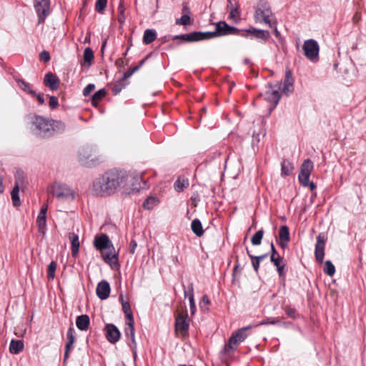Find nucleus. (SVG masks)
Masks as SVG:
<instances>
[{
  "label": "nucleus",
  "instance_id": "f257e3e1",
  "mask_svg": "<svg viewBox=\"0 0 366 366\" xmlns=\"http://www.w3.org/2000/svg\"><path fill=\"white\" fill-rule=\"evenodd\" d=\"M139 177H133L123 170L111 169L104 172L102 176L95 179L92 184L91 191L94 195L100 197L110 196L117 192L120 188L127 186L132 182V189L139 191L143 187L136 186Z\"/></svg>",
  "mask_w": 366,
  "mask_h": 366
},
{
  "label": "nucleus",
  "instance_id": "f03ea898",
  "mask_svg": "<svg viewBox=\"0 0 366 366\" xmlns=\"http://www.w3.org/2000/svg\"><path fill=\"white\" fill-rule=\"evenodd\" d=\"M50 193L62 202H70L74 200L76 192L66 183L55 182L49 188Z\"/></svg>",
  "mask_w": 366,
  "mask_h": 366
},
{
  "label": "nucleus",
  "instance_id": "7ed1b4c3",
  "mask_svg": "<svg viewBox=\"0 0 366 366\" xmlns=\"http://www.w3.org/2000/svg\"><path fill=\"white\" fill-rule=\"evenodd\" d=\"M50 122L49 119L42 116L35 115L32 118L31 130L32 133L38 137L49 138Z\"/></svg>",
  "mask_w": 366,
  "mask_h": 366
},
{
  "label": "nucleus",
  "instance_id": "20e7f679",
  "mask_svg": "<svg viewBox=\"0 0 366 366\" xmlns=\"http://www.w3.org/2000/svg\"><path fill=\"white\" fill-rule=\"evenodd\" d=\"M254 326L249 325L237 330L232 333L231 337L229 338L227 343H226L222 350L224 354H229L230 352L233 351L235 347L234 346L238 345L242 342L248 336L247 331L252 328Z\"/></svg>",
  "mask_w": 366,
  "mask_h": 366
},
{
  "label": "nucleus",
  "instance_id": "39448f33",
  "mask_svg": "<svg viewBox=\"0 0 366 366\" xmlns=\"http://www.w3.org/2000/svg\"><path fill=\"white\" fill-rule=\"evenodd\" d=\"M280 89L281 83L280 82L274 84L268 83L266 86V90L263 95L264 99L271 103V106L269 108V113L276 108L281 99Z\"/></svg>",
  "mask_w": 366,
  "mask_h": 366
},
{
  "label": "nucleus",
  "instance_id": "423d86ee",
  "mask_svg": "<svg viewBox=\"0 0 366 366\" xmlns=\"http://www.w3.org/2000/svg\"><path fill=\"white\" fill-rule=\"evenodd\" d=\"M314 164L312 160L307 159L304 160L300 167V172L298 175V179L300 184L303 187H309L311 191L316 188V184L313 182H309L311 172L313 169Z\"/></svg>",
  "mask_w": 366,
  "mask_h": 366
},
{
  "label": "nucleus",
  "instance_id": "0eeeda50",
  "mask_svg": "<svg viewBox=\"0 0 366 366\" xmlns=\"http://www.w3.org/2000/svg\"><path fill=\"white\" fill-rule=\"evenodd\" d=\"M97 149L92 145H85L79 150V161L81 165L87 167L96 164Z\"/></svg>",
  "mask_w": 366,
  "mask_h": 366
},
{
  "label": "nucleus",
  "instance_id": "6e6552de",
  "mask_svg": "<svg viewBox=\"0 0 366 366\" xmlns=\"http://www.w3.org/2000/svg\"><path fill=\"white\" fill-rule=\"evenodd\" d=\"M272 16V10L267 3L257 6L255 9V21L259 23L264 22L267 24H269L270 27H272L274 24V23L270 19V16Z\"/></svg>",
  "mask_w": 366,
  "mask_h": 366
},
{
  "label": "nucleus",
  "instance_id": "1a4fd4ad",
  "mask_svg": "<svg viewBox=\"0 0 366 366\" xmlns=\"http://www.w3.org/2000/svg\"><path fill=\"white\" fill-rule=\"evenodd\" d=\"M302 49L305 56L312 61H316L318 59L320 46L317 41L310 39L305 41Z\"/></svg>",
  "mask_w": 366,
  "mask_h": 366
},
{
  "label": "nucleus",
  "instance_id": "9d476101",
  "mask_svg": "<svg viewBox=\"0 0 366 366\" xmlns=\"http://www.w3.org/2000/svg\"><path fill=\"white\" fill-rule=\"evenodd\" d=\"M34 7L38 16V24H44L51 13L50 1H35Z\"/></svg>",
  "mask_w": 366,
  "mask_h": 366
},
{
  "label": "nucleus",
  "instance_id": "9b49d317",
  "mask_svg": "<svg viewBox=\"0 0 366 366\" xmlns=\"http://www.w3.org/2000/svg\"><path fill=\"white\" fill-rule=\"evenodd\" d=\"M240 36L244 38H248L251 36L252 38L254 37L257 39H261L265 43L270 37V33L267 30L251 27L242 31Z\"/></svg>",
  "mask_w": 366,
  "mask_h": 366
},
{
  "label": "nucleus",
  "instance_id": "f8f14e48",
  "mask_svg": "<svg viewBox=\"0 0 366 366\" xmlns=\"http://www.w3.org/2000/svg\"><path fill=\"white\" fill-rule=\"evenodd\" d=\"M215 29L218 36L227 35H239L242 32L238 28L230 26L224 21L215 24Z\"/></svg>",
  "mask_w": 366,
  "mask_h": 366
},
{
  "label": "nucleus",
  "instance_id": "ddd939ff",
  "mask_svg": "<svg viewBox=\"0 0 366 366\" xmlns=\"http://www.w3.org/2000/svg\"><path fill=\"white\" fill-rule=\"evenodd\" d=\"M94 247L96 249L100 251L102 253L104 249H112L114 250V245L109 237L106 234H101L99 235H96L94 239Z\"/></svg>",
  "mask_w": 366,
  "mask_h": 366
},
{
  "label": "nucleus",
  "instance_id": "4468645a",
  "mask_svg": "<svg viewBox=\"0 0 366 366\" xmlns=\"http://www.w3.org/2000/svg\"><path fill=\"white\" fill-rule=\"evenodd\" d=\"M327 237L325 233H320L317 237L315 256L318 263H322L325 257V247Z\"/></svg>",
  "mask_w": 366,
  "mask_h": 366
},
{
  "label": "nucleus",
  "instance_id": "2eb2a0df",
  "mask_svg": "<svg viewBox=\"0 0 366 366\" xmlns=\"http://www.w3.org/2000/svg\"><path fill=\"white\" fill-rule=\"evenodd\" d=\"M174 326L175 330L177 331H179L182 335H186L188 333L189 323L187 310H185L183 313H178L175 318Z\"/></svg>",
  "mask_w": 366,
  "mask_h": 366
},
{
  "label": "nucleus",
  "instance_id": "dca6fc26",
  "mask_svg": "<svg viewBox=\"0 0 366 366\" xmlns=\"http://www.w3.org/2000/svg\"><path fill=\"white\" fill-rule=\"evenodd\" d=\"M106 338L112 344L117 342L121 337V332L117 327L114 324H107L105 325Z\"/></svg>",
  "mask_w": 366,
  "mask_h": 366
},
{
  "label": "nucleus",
  "instance_id": "f3484780",
  "mask_svg": "<svg viewBox=\"0 0 366 366\" xmlns=\"http://www.w3.org/2000/svg\"><path fill=\"white\" fill-rule=\"evenodd\" d=\"M48 209V205L44 204L37 216L36 224L38 226V230L40 233L44 234L46 229V212Z\"/></svg>",
  "mask_w": 366,
  "mask_h": 366
},
{
  "label": "nucleus",
  "instance_id": "a211bd4d",
  "mask_svg": "<svg viewBox=\"0 0 366 366\" xmlns=\"http://www.w3.org/2000/svg\"><path fill=\"white\" fill-rule=\"evenodd\" d=\"M111 287L109 283L107 280H102L97 286L96 293L97 297L104 300L109 297Z\"/></svg>",
  "mask_w": 366,
  "mask_h": 366
},
{
  "label": "nucleus",
  "instance_id": "6ab92c4d",
  "mask_svg": "<svg viewBox=\"0 0 366 366\" xmlns=\"http://www.w3.org/2000/svg\"><path fill=\"white\" fill-rule=\"evenodd\" d=\"M102 257L104 259V261L109 264L112 269H116L119 267V260H118V256L119 254L116 253L114 250L112 249H109V251L104 254L103 252Z\"/></svg>",
  "mask_w": 366,
  "mask_h": 366
},
{
  "label": "nucleus",
  "instance_id": "aec40b11",
  "mask_svg": "<svg viewBox=\"0 0 366 366\" xmlns=\"http://www.w3.org/2000/svg\"><path fill=\"white\" fill-rule=\"evenodd\" d=\"M279 242L278 244L282 249H285L290 240V230L287 225H282L279 229Z\"/></svg>",
  "mask_w": 366,
  "mask_h": 366
},
{
  "label": "nucleus",
  "instance_id": "412c9836",
  "mask_svg": "<svg viewBox=\"0 0 366 366\" xmlns=\"http://www.w3.org/2000/svg\"><path fill=\"white\" fill-rule=\"evenodd\" d=\"M44 84L51 91H56L59 86L60 80L55 74L49 72L44 76Z\"/></svg>",
  "mask_w": 366,
  "mask_h": 366
},
{
  "label": "nucleus",
  "instance_id": "4be33fe9",
  "mask_svg": "<svg viewBox=\"0 0 366 366\" xmlns=\"http://www.w3.org/2000/svg\"><path fill=\"white\" fill-rule=\"evenodd\" d=\"M51 127L49 128V137H51L57 134H61L65 131L66 125L60 120L50 119Z\"/></svg>",
  "mask_w": 366,
  "mask_h": 366
},
{
  "label": "nucleus",
  "instance_id": "5701e85b",
  "mask_svg": "<svg viewBox=\"0 0 366 366\" xmlns=\"http://www.w3.org/2000/svg\"><path fill=\"white\" fill-rule=\"evenodd\" d=\"M227 9L229 10V18L234 22H238L241 17V11L239 5L235 1L234 4L232 1H228Z\"/></svg>",
  "mask_w": 366,
  "mask_h": 366
},
{
  "label": "nucleus",
  "instance_id": "b1692460",
  "mask_svg": "<svg viewBox=\"0 0 366 366\" xmlns=\"http://www.w3.org/2000/svg\"><path fill=\"white\" fill-rule=\"evenodd\" d=\"M184 297H186L188 296L189 301V307H190V312L191 315H194L196 312V305H195V301H194V287L193 284L191 283L188 286V291H187L184 289Z\"/></svg>",
  "mask_w": 366,
  "mask_h": 366
},
{
  "label": "nucleus",
  "instance_id": "393cba45",
  "mask_svg": "<svg viewBox=\"0 0 366 366\" xmlns=\"http://www.w3.org/2000/svg\"><path fill=\"white\" fill-rule=\"evenodd\" d=\"M69 239H70L71 244V255L72 257H76L78 255L79 251V235L74 232H70L69 234Z\"/></svg>",
  "mask_w": 366,
  "mask_h": 366
},
{
  "label": "nucleus",
  "instance_id": "a878e982",
  "mask_svg": "<svg viewBox=\"0 0 366 366\" xmlns=\"http://www.w3.org/2000/svg\"><path fill=\"white\" fill-rule=\"evenodd\" d=\"M90 319L87 315H81L76 319V325L81 331H86L89 326Z\"/></svg>",
  "mask_w": 366,
  "mask_h": 366
},
{
  "label": "nucleus",
  "instance_id": "bb28decb",
  "mask_svg": "<svg viewBox=\"0 0 366 366\" xmlns=\"http://www.w3.org/2000/svg\"><path fill=\"white\" fill-rule=\"evenodd\" d=\"M24 342L20 340L12 339L9 345V352L11 354L17 355L24 350Z\"/></svg>",
  "mask_w": 366,
  "mask_h": 366
},
{
  "label": "nucleus",
  "instance_id": "cd10ccee",
  "mask_svg": "<svg viewBox=\"0 0 366 366\" xmlns=\"http://www.w3.org/2000/svg\"><path fill=\"white\" fill-rule=\"evenodd\" d=\"M15 81L17 83V85L19 87V89H21L23 92L30 94L31 96L32 94H36V91L32 89L31 85L29 83L24 81L23 79L16 78Z\"/></svg>",
  "mask_w": 366,
  "mask_h": 366
},
{
  "label": "nucleus",
  "instance_id": "c85d7f7f",
  "mask_svg": "<svg viewBox=\"0 0 366 366\" xmlns=\"http://www.w3.org/2000/svg\"><path fill=\"white\" fill-rule=\"evenodd\" d=\"M173 40L179 39L184 42H194L197 41V31H193L189 34L176 35L172 37Z\"/></svg>",
  "mask_w": 366,
  "mask_h": 366
},
{
  "label": "nucleus",
  "instance_id": "c756f323",
  "mask_svg": "<svg viewBox=\"0 0 366 366\" xmlns=\"http://www.w3.org/2000/svg\"><path fill=\"white\" fill-rule=\"evenodd\" d=\"M293 78L292 75V72L290 70H287L285 73V77L284 80V85L282 87V92H292V89H290V87H292L293 86Z\"/></svg>",
  "mask_w": 366,
  "mask_h": 366
},
{
  "label": "nucleus",
  "instance_id": "7c9ffc66",
  "mask_svg": "<svg viewBox=\"0 0 366 366\" xmlns=\"http://www.w3.org/2000/svg\"><path fill=\"white\" fill-rule=\"evenodd\" d=\"M157 38V32L154 29H147L144 31L143 35V43L144 44H149L153 42Z\"/></svg>",
  "mask_w": 366,
  "mask_h": 366
},
{
  "label": "nucleus",
  "instance_id": "2f4dec72",
  "mask_svg": "<svg viewBox=\"0 0 366 366\" xmlns=\"http://www.w3.org/2000/svg\"><path fill=\"white\" fill-rule=\"evenodd\" d=\"M191 229L197 237H202L204 234L202 223L199 219H194L191 223Z\"/></svg>",
  "mask_w": 366,
  "mask_h": 366
},
{
  "label": "nucleus",
  "instance_id": "473e14b6",
  "mask_svg": "<svg viewBox=\"0 0 366 366\" xmlns=\"http://www.w3.org/2000/svg\"><path fill=\"white\" fill-rule=\"evenodd\" d=\"M197 41L219 37L216 29L214 31H197Z\"/></svg>",
  "mask_w": 366,
  "mask_h": 366
},
{
  "label": "nucleus",
  "instance_id": "72a5a7b5",
  "mask_svg": "<svg viewBox=\"0 0 366 366\" xmlns=\"http://www.w3.org/2000/svg\"><path fill=\"white\" fill-rule=\"evenodd\" d=\"M294 169L292 163L287 160L284 159L281 164V173L282 175L289 176Z\"/></svg>",
  "mask_w": 366,
  "mask_h": 366
},
{
  "label": "nucleus",
  "instance_id": "f704fd0d",
  "mask_svg": "<svg viewBox=\"0 0 366 366\" xmlns=\"http://www.w3.org/2000/svg\"><path fill=\"white\" fill-rule=\"evenodd\" d=\"M107 92L104 89H99L92 97V104L97 107L99 102L106 96Z\"/></svg>",
  "mask_w": 366,
  "mask_h": 366
},
{
  "label": "nucleus",
  "instance_id": "c9c22d12",
  "mask_svg": "<svg viewBox=\"0 0 366 366\" xmlns=\"http://www.w3.org/2000/svg\"><path fill=\"white\" fill-rule=\"evenodd\" d=\"M19 189L18 185H14L12 191L11 192L12 204L14 207H19L21 204L20 197H19Z\"/></svg>",
  "mask_w": 366,
  "mask_h": 366
},
{
  "label": "nucleus",
  "instance_id": "e433bc0d",
  "mask_svg": "<svg viewBox=\"0 0 366 366\" xmlns=\"http://www.w3.org/2000/svg\"><path fill=\"white\" fill-rule=\"evenodd\" d=\"M158 203L159 200L157 198L150 196L143 202V207L146 209H152Z\"/></svg>",
  "mask_w": 366,
  "mask_h": 366
},
{
  "label": "nucleus",
  "instance_id": "4c0bfd02",
  "mask_svg": "<svg viewBox=\"0 0 366 366\" xmlns=\"http://www.w3.org/2000/svg\"><path fill=\"white\" fill-rule=\"evenodd\" d=\"M124 334L127 337H129L131 339V342L129 344L137 343L135 340V330L134 325H126L124 329Z\"/></svg>",
  "mask_w": 366,
  "mask_h": 366
},
{
  "label": "nucleus",
  "instance_id": "58836bf2",
  "mask_svg": "<svg viewBox=\"0 0 366 366\" xmlns=\"http://www.w3.org/2000/svg\"><path fill=\"white\" fill-rule=\"evenodd\" d=\"M74 335H75L74 329L72 327H70L68 329L67 332H66L67 342H66V344L65 346L67 347V349L71 348L72 345L74 343V342H75Z\"/></svg>",
  "mask_w": 366,
  "mask_h": 366
},
{
  "label": "nucleus",
  "instance_id": "ea45409f",
  "mask_svg": "<svg viewBox=\"0 0 366 366\" xmlns=\"http://www.w3.org/2000/svg\"><path fill=\"white\" fill-rule=\"evenodd\" d=\"M264 233V232L262 229L258 230L251 238L252 244L254 246L261 244Z\"/></svg>",
  "mask_w": 366,
  "mask_h": 366
},
{
  "label": "nucleus",
  "instance_id": "a19ab883",
  "mask_svg": "<svg viewBox=\"0 0 366 366\" xmlns=\"http://www.w3.org/2000/svg\"><path fill=\"white\" fill-rule=\"evenodd\" d=\"M124 11L125 6L124 5V1H119V4L118 6V22L121 26H122V25L124 24L126 19Z\"/></svg>",
  "mask_w": 366,
  "mask_h": 366
},
{
  "label": "nucleus",
  "instance_id": "79ce46f5",
  "mask_svg": "<svg viewBox=\"0 0 366 366\" xmlns=\"http://www.w3.org/2000/svg\"><path fill=\"white\" fill-rule=\"evenodd\" d=\"M94 51L90 47H86L84 51L83 59L84 62L88 63L89 66L92 64L94 59Z\"/></svg>",
  "mask_w": 366,
  "mask_h": 366
},
{
  "label": "nucleus",
  "instance_id": "37998d69",
  "mask_svg": "<svg viewBox=\"0 0 366 366\" xmlns=\"http://www.w3.org/2000/svg\"><path fill=\"white\" fill-rule=\"evenodd\" d=\"M324 272L327 275L332 277L335 272V267L330 260H327L325 262Z\"/></svg>",
  "mask_w": 366,
  "mask_h": 366
},
{
  "label": "nucleus",
  "instance_id": "c03bdc74",
  "mask_svg": "<svg viewBox=\"0 0 366 366\" xmlns=\"http://www.w3.org/2000/svg\"><path fill=\"white\" fill-rule=\"evenodd\" d=\"M126 85L127 84L125 83V81H122L120 78L119 80L112 86V92L114 95H117L122 92Z\"/></svg>",
  "mask_w": 366,
  "mask_h": 366
},
{
  "label": "nucleus",
  "instance_id": "a18cd8bd",
  "mask_svg": "<svg viewBox=\"0 0 366 366\" xmlns=\"http://www.w3.org/2000/svg\"><path fill=\"white\" fill-rule=\"evenodd\" d=\"M279 323H280V320L279 317H267L262 320L259 323L255 325L254 326L277 325Z\"/></svg>",
  "mask_w": 366,
  "mask_h": 366
},
{
  "label": "nucleus",
  "instance_id": "49530a36",
  "mask_svg": "<svg viewBox=\"0 0 366 366\" xmlns=\"http://www.w3.org/2000/svg\"><path fill=\"white\" fill-rule=\"evenodd\" d=\"M192 23V20L189 15L182 14L180 19H176V24L177 25L187 26L190 25Z\"/></svg>",
  "mask_w": 366,
  "mask_h": 366
},
{
  "label": "nucleus",
  "instance_id": "de8ad7c7",
  "mask_svg": "<svg viewBox=\"0 0 366 366\" xmlns=\"http://www.w3.org/2000/svg\"><path fill=\"white\" fill-rule=\"evenodd\" d=\"M189 185L188 181H181L178 179L174 184V189L177 192H180L183 191L184 188H186Z\"/></svg>",
  "mask_w": 366,
  "mask_h": 366
},
{
  "label": "nucleus",
  "instance_id": "09e8293b",
  "mask_svg": "<svg viewBox=\"0 0 366 366\" xmlns=\"http://www.w3.org/2000/svg\"><path fill=\"white\" fill-rule=\"evenodd\" d=\"M56 269V262L55 261H51L48 266V278L50 280H53L55 277V271Z\"/></svg>",
  "mask_w": 366,
  "mask_h": 366
},
{
  "label": "nucleus",
  "instance_id": "8fccbe9b",
  "mask_svg": "<svg viewBox=\"0 0 366 366\" xmlns=\"http://www.w3.org/2000/svg\"><path fill=\"white\" fill-rule=\"evenodd\" d=\"M119 300L122 302V310H123L124 314L132 312L131 306H130L129 302L128 301H125L124 300V297H123L122 294H121L119 295Z\"/></svg>",
  "mask_w": 366,
  "mask_h": 366
},
{
  "label": "nucleus",
  "instance_id": "3c124183",
  "mask_svg": "<svg viewBox=\"0 0 366 366\" xmlns=\"http://www.w3.org/2000/svg\"><path fill=\"white\" fill-rule=\"evenodd\" d=\"M285 312L288 317L290 318L295 320L298 317L297 311L295 308H292L290 306H286L285 307Z\"/></svg>",
  "mask_w": 366,
  "mask_h": 366
},
{
  "label": "nucleus",
  "instance_id": "603ef678",
  "mask_svg": "<svg viewBox=\"0 0 366 366\" xmlns=\"http://www.w3.org/2000/svg\"><path fill=\"white\" fill-rule=\"evenodd\" d=\"M24 172L21 171H17L15 174V184L14 185H18L19 188L23 185L24 183Z\"/></svg>",
  "mask_w": 366,
  "mask_h": 366
},
{
  "label": "nucleus",
  "instance_id": "864d4df0",
  "mask_svg": "<svg viewBox=\"0 0 366 366\" xmlns=\"http://www.w3.org/2000/svg\"><path fill=\"white\" fill-rule=\"evenodd\" d=\"M139 70V67L129 69L127 71L124 72L123 76L121 77L122 81H125L127 78L130 77L133 74Z\"/></svg>",
  "mask_w": 366,
  "mask_h": 366
},
{
  "label": "nucleus",
  "instance_id": "5fc2aeb1",
  "mask_svg": "<svg viewBox=\"0 0 366 366\" xmlns=\"http://www.w3.org/2000/svg\"><path fill=\"white\" fill-rule=\"evenodd\" d=\"M107 1H96L95 9L99 13L102 14L107 7Z\"/></svg>",
  "mask_w": 366,
  "mask_h": 366
},
{
  "label": "nucleus",
  "instance_id": "6e6d98bb",
  "mask_svg": "<svg viewBox=\"0 0 366 366\" xmlns=\"http://www.w3.org/2000/svg\"><path fill=\"white\" fill-rule=\"evenodd\" d=\"M39 59L43 62H48L51 59L50 54L49 51L44 50L39 54Z\"/></svg>",
  "mask_w": 366,
  "mask_h": 366
},
{
  "label": "nucleus",
  "instance_id": "4d7b16f0",
  "mask_svg": "<svg viewBox=\"0 0 366 366\" xmlns=\"http://www.w3.org/2000/svg\"><path fill=\"white\" fill-rule=\"evenodd\" d=\"M49 105L51 109H55L59 105L58 98L54 96H50Z\"/></svg>",
  "mask_w": 366,
  "mask_h": 366
},
{
  "label": "nucleus",
  "instance_id": "13d9d810",
  "mask_svg": "<svg viewBox=\"0 0 366 366\" xmlns=\"http://www.w3.org/2000/svg\"><path fill=\"white\" fill-rule=\"evenodd\" d=\"M270 261L277 267L282 264L283 257H281L280 254H277V256L275 257H270Z\"/></svg>",
  "mask_w": 366,
  "mask_h": 366
},
{
  "label": "nucleus",
  "instance_id": "bf43d9fd",
  "mask_svg": "<svg viewBox=\"0 0 366 366\" xmlns=\"http://www.w3.org/2000/svg\"><path fill=\"white\" fill-rule=\"evenodd\" d=\"M285 267H286V264L285 263H282V265H280V266L276 267L280 278H282L283 280H285V274H286V272L285 270Z\"/></svg>",
  "mask_w": 366,
  "mask_h": 366
},
{
  "label": "nucleus",
  "instance_id": "052dcab7",
  "mask_svg": "<svg viewBox=\"0 0 366 366\" xmlns=\"http://www.w3.org/2000/svg\"><path fill=\"white\" fill-rule=\"evenodd\" d=\"M242 269V267H240V264H239V263L238 262V259H237L236 264L234 266L233 271H232L233 281H234V280L236 278V276H237V274L241 273Z\"/></svg>",
  "mask_w": 366,
  "mask_h": 366
},
{
  "label": "nucleus",
  "instance_id": "680f3d73",
  "mask_svg": "<svg viewBox=\"0 0 366 366\" xmlns=\"http://www.w3.org/2000/svg\"><path fill=\"white\" fill-rule=\"evenodd\" d=\"M95 89V85L94 84H89L86 86V87L83 90V95L84 97L89 96L91 92Z\"/></svg>",
  "mask_w": 366,
  "mask_h": 366
},
{
  "label": "nucleus",
  "instance_id": "e2e57ef3",
  "mask_svg": "<svg viewBox=\"0 0 366 366\" xmlns=\"http://www.w3.org/2000/svg\"><path fill=\"white\" fill-rule=\"evenodd\" d=\"M125 317L127 319L126 325H131V324L132 325H134V317H133L132 312L125 313Z\"/></svg>",
  "mask_w": 366,
  "mask_h": 366
},
{
  "label": "nucleus",
  "instance_id": "0e129e2a",
  "mask_svg": "<svg viewBox=\"0 0 366 366\" xmlns=\"http://www.w3.org/2000/svg\"><path fill=\"white\" fill-rule=\"evenodd\" d=\"M247 254H248V256L249 257L250 259H257L260 262H261V261H262L263 259L267 258V256H268L267 253L262 254V255H259V256H254V255L250 254V252H249V251L248 249H247Z\"/></svg>",
  "mask_w": 366,
  "mask_h": 366
},
{
  "label": "nucleus",
  "instance_id": "69168bd1",
  "mask_svg": "<svg viewBox=\"0 0 366 366\" xmlns=\"http://www.w3.org/2000/svg\"><path fill=\"white\" fill-rule=\"evenodd\" d=\"M31 97L36 98L39 104H40V105H44L45 104V100H44V94H41V93H36V94H32Z\"/></svg>",
  "mask_w": 366,
  "mask_h": 366
},
{
  "label": "nucleus",
  "instance_id": "338daca9",
  "mask_svg": "<svg viewBox=\"0 0 366 366\" xmlns=\"http://www.w3.org/2000/svg\"><path fill=\"white\" fill-rule=\"evenodd\" d=\"M210 304L209 298L207 295H203L202 300L199 302L200 308L203 309L204 306H207Z\"/></svg>",
  "mask_w": 366,
  "mask_h": 366
},
{
  "label": "nucleus",
  "instance_id": "774afa93",
  "mask_svg": "<svg viewBox=\"0 0 366 366\" xmlns=\"http://www.w3.org/2000/svg\"><path fill=\"white\" fill-rule=\"evenodd\" d=\"M182 14L184 15H189V16H191L192 13L190 11V8L187 6V4H183Z\"/></svg>",
  "mask_w": 366,
  "mask_h": 366
}]
</instances>
